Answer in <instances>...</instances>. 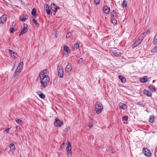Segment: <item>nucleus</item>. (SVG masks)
Segmentation results:
<instances>
[{
	"label": "nucleus",
	"instance_id": "obj_1",
	"mask_svg": "<svg viewBox=\"0 0 157 157\" xmlns=\"http://www.w3.org/2000/svg\"><path fill=\"white\" fill-rule=\"evenodd\" d=\"M40 79H41V80L40 81V83L41 84L40 86L41 88L42 89L45 88L49 84L50 81L49 77H43Z\"/></svg>",
	"mask_w": 157,
	"mask_h": 157
},
{
	"label": "nucleus",
	"instance_id": "obj_2",
	"mask_svg": "<svg viewBox=\"0 0 157 157\" xmlns=\"http://www.w3.org/2000/svg\"><path fill=\"white\" fill-rule=\"evenodd\" d=\"M103 109V106L99 101H97L95 105V111L97 114L100 113Z\"/></svg>",
	"mask_w": 157,
	"mask_h": 157
},
{
	"label": "nucleus",
	"instance_id": "obj_3",
	"mask_svg": "<svg viewBox=\"0 0 157 157\" xmlns=\"http://www.w3.org/2000/svg\"><path fill=\"white\" fill-rule=\"evenodd\" d=\"M49 71L48 70L45 69L43 70L42 71L39 75V77L40 78H46L48 77Z\"/></svg>",
	"mask_w": 157,
	"mask_h": 157
},
{
	"label": "nucleus",
	"instance_id": "obj_4",
	"mask_svg": "<svg viewBox=\"0 0 157 157\" xmlns=\"http://www.w3.org/2000/svg\"><path fill=\"white\" fill-rule=\"evenodd\" d=\"M58 75L59 78H63L64 74L63 68L59 66H58L57 68Z\"/></svg>",
	"mask_w": 157,
	"mask_h": 157
},
{
	"label": "nucleus",
	"instance_id": "obj_5",
	"mask_svg": "<svg viewBox=\"0 0 157 157\" xmlns=\"http://www.w3.org/2000/svg\"><path fill=\"white\" fill-rule=\"evenodd\" d=\"M143 152L144 154L147 156L149 157L151 156V151L147 148L144 147L143 148Z\"/></svg>",
	"mask_w": 157,
	"mask_h": 157
},
{
	"label": "nucleus",
	"instance_id": "obj_6",
	"mask_svg": "<svg viewBox=\"0 0 157 157\" xmlns=\"http://www.w3.org/2000/svg\"><path fill=\"white\" fill-rule=\"evenodd\" d=\"M23 26L24 28L22 29L20 32L19 34L20 36L25 34L28 31V26L26 24H24Z\"/></svg>",
	"mask_w": 157,
	"mask_h": 157
},
{
	"label": "nucleus",
	"instance_id": "obj_7",
	"mask_svg": "<svg viewBox=\"0 0 157 157\" xmlns=\"http://www.w3.org/2000/svg\"><path fill=\"white\" fill-rule=\"evenodd\" d=\"M63 122L60 120L57 119L55 121L54 124L56 127H60L63 124Z\"/></svg>",
	"mask_w": 157,
	"mask_h": 157
},
{
	"label": "nucleus",
	"instance_id": "obj_8",
	"mask_svg": "<svg viewBox=\"0 0 157 157\" xmlns=\"http://www.w3.org/2000/svg\"><path fill=\"white\" fill-rule=\"evenodd\" d=\"M103 10L105 14H108L109 13L110 9L107 6L105 5L104 6L103 8Z\"/></svg>",
	"mask_w": 157,
	"mask_h": 157
},
{
	"label": "nucleus",
	"instance_id": "obj_9",
	"mask_svg": "<svg viewBox=\"0 0 157 157\" xmlns=\"http://www.w3.org/2000/svg\"><path fill=\"white\" fill-rule=\"evenodd\" d=\"M9 53L11 54V56L13 59H15L17 57V55L14 52L10 49L8 50Z\"/></svg>",
	"mask_w": 157,
	"mask_h": 157
},
{
	"label": "nucleus",
	"instance_id": "obj_10",
	"mask_svg": "<svg viewBox=\"0 0 157 157\" xmlns=\"http://www.w3.org/2000/svg\"><path fill=\"white\" fill-rule=\"evenodd\" d=\"M72 69V66L71 64L69 63L67 64L65 68V70L67 72H71Z\"/></svg>",
	"mask_w": 157,
	"mask_h": 157
},
{
	"label": "nucleus",
	"instance_id": "obj_11",
	"mask_svg": "<svg viewBox=\"0 0 157 157\" xmlns=\"http://www.w3.org/2000/svg\"><path fill=\"white\" fill-rule=\"evenodd\" d=\"M6 14L3 15L0 18V23L3 24L6 20Z\"/></svg>",
	"mask_w": 157,
	"mask_h": 157
},
{
	"label": "nucleus",
	"instance_id": "obj_12",
	"mask_svg": "<svg viewBox=\"0 0 157 157\" xmlns=\"http://www.w3.org/2000/svg\"><path fill=\"white\" fill-rule=\"evenodd\" d=\"M142 41L138 39L136 42L133 44L132 47L133 48L136 47L139 45L142 42Z\"/></svg>",
	"mask_w": 157,
	"mask_h": 157
},
{
	"label": "nucleus",
	"instance_id": "obj_13",
	"mask_svg": "<svg viewBox=\"0 0 157 157\" xmlns=\"http://www.w3.org/2000/svg\"><path fill=\"white\" fill-rule=\"evenodd\" d=\"M21 69L17 67L15 72V75H14V78H17L18 75L21 72Z\"/></svg>",
	"mask_w": 157,
	"mask_h": 157
},
{
	"label": "nucleus",
	"instance_id": "obj_14",
	"mask_svg": "<svg viewBox=\"0 0 157 157\" xmlns=\"http://www.w3.org/2000/svg\"><path fill=\"white\" fill-rule=\"evenodd\" d=\"M119 106L120 107L121 109H122L123 110H125L127 108V105L125 104L120 103L119 104Z\"/></svg>",
	"mask_w": 157,
	"mask_h": 157
},
{
	"label": "nucleus",
	"instance_id": "obj_15",
	"mask_svg": "<svg viewBox=\"0 0 157 157\" xmlns=\"http://www.w3.org/2000/svg\"><path fill=\"white\" fill-rule=\"evenodd\" d=\"M51 9L53 11L56 12L57 11V9L56 5L53 3L51 5Z\"/></svg>",
	"mask_w": 157,
	"mask_h": 157
},
{
	"label": "nucleus",
	"instance_id": "obj_16",
	"mask_svg": "<svg viewBox=\"0 0 157 157\" xmlns=\"http://www.w3.org/2000/svg\"><path fill=\"white\" fill-rule=\"evenodd\" d=\"M143 93L145 95H147L148 97H151L152 95V93L150 92L149 91L147 90H144L143 91Z\"/></svg>",
	"mask_w": 157,
	"mask_h": 157
},
{
	"label": "nucleus",
	"instance_id": "obj_17",
	"mask_svg": "<svg viewBox=\"0 0 157 157\" xmlns=\"http://www.w3.org/2000/svg\"><path fill=\"white\" fill-rule=\"evenodd\" d=\"M66 149L67 151H71V146L70 141L68 142L67 146L66 147Z\"/></svg>",
	"mask_w": 157,
	"mask_h": 157
},
{
	"label": "nucleus",
	"instance_id": "obj_18",
	"mask_svg": "<svg viewBox=\"0 0 157 157\" xmlns=\"http://www.w3.org/2000/svg\"><path fill=\"white\" fill-rule=\"evenodd\" d=\"M63 50L67 54H70V50L68 47L66 45H65L63 47Z\"/></svg>",
	"mask_w": 157,
	"mask_h": 157
},
{
	"label": "nucleus",
	"instance_id": "obj_19",
	"mask_svg": "<svg viewBox=\"0 0 157 157\" xmlns=\"http://www.w3.org/2000/svg\"><path fill=\"white\" fill-rule=\"evenodd\" d=\"M119 78L121 80V82L122 83H124L126 82L125 78L121 75L119 76Z\"/></svg>",
	"mask_w": 157,
	"mask_h": 157
},
{
	"label": "nucleus",
	"instance_id": "obj_20",
	"mask_svg": "<svg viewBox=\"0 0 157 157\" xmlns=\"http://www.w3.org/2000/svg\"><path fill=\"white\" fill-rule=\"evenodd\" d=\"M79 46V43H76L74 44L72 47V48L74 50H76Z\"/></svg>",
	"mask_w": 157,
	"mask_h": 157
},
{
	"label": "nucleus",
	"instance_id": "obj_21",
	"mask_svg": "<svg viewBox=\"0 0 157 157\" xmlns=\"http://www.w3.org/2000/svg\"><path fill=\"white\" fill-rule=\"evenodd\" d=\"M28 18V16L26 15H24L23 16H21L20 17V20L21 21H25Z\"/></svg>",
	"mask_w": 157,
	"mask_h": 157
},
{
	"label": "nucleus",
	"instance_id": "obj_22",
	"mask_svg": "<svg viewBox=\"0 0 157 157\" xmlns=\"http://www.w3.org/2000/svg\"><path fill=\"white\" fill-rule=\"evenodd\" d=\"M148 80V78L147 77L145 76L143 78L140 79V81L143 83H145L147 82Z\"/></svg>",
	"mask_w": 157,
	"mask_h": 157
},
{
	"label": "nucleus",
	"instance_id": "obj_23",
	"mask_svg": "<svg viewBox=\"0 0 157 157\" xmlns=\"http://www.w3.org/2000/svg\"><path fill=\"white\" fill-rule=\"evenodd\" d=\"M10 147L11 151H14L15 150V146L13 144H11L10 145Z\"/></svg>",
	"mask_w": 157,
	"mask_h": 157
},
{
	"label": "nucleus",
	"instance_id": "obj_24",
	"mask_svg": "<svg viewBox=\"0 0 157 157\" xmlns=\"http://www.w3.org/2000/svg\"><path fill=\"white\" fill-rule=\"evenodd\" d=\"M113 55L116 56H118L121 55V53L120 52H117L115 51H114L113 52Z\"/></svg>",
	"mask_w": 157,
	"mask_h": 157
},
{
	"label": "nucleus",
	"instance_id": "obj_25",
	"mask_svg": "<svg viewBox=\"0 0 157 157\" xmlns=\"http://www.w3.org/2000/svg\"><path fill=\"white\" fill-rule=\"evenodd\" d=\"M148 88L149 90L153 92H155L156 91V89L154 86H149Z\"/></svg>",
	"mask_w": 157,
	"mask_h": 157
},
{
	"label": "nucleus",
	"instance_id": "obj_26",
	"mask_svg": "<svg viewBox=\"0 0 157 157\" xmlns=\"http://www.w3.org/2000/svg\"><path fill=\"white\" fill-rule=\"evenodd\" d=\"M145 36L146 35L145 34V33H144L140 35L138 39L142 41Z\"/></svg>",
	"mask_w": 157,
	"mask_h": 157
},
{
	"label": "nucleus",
	"instance_id": "obj_27",
	"mask_svg": "<svg viewBox=\"0 0 157 157\" xmlns=\"http://www.w3.org/2000/svg\"><path fill=\"white\" fill-rule=\"evenodd\" d=\"M23 65V62H20L17 67L19 68L20 69H21V70Z\"/></svg>",
	"mask_w": 157,
	"mask_h": 157
},
{
	"label": "nucleus",
	"instance_id": "obj_28",
	"mask_svg": "<svg viewBox=\"0 0 157 157\" xmlns=\"http://www.w3.org/2000/svg\"><path fill=\"white\" fill-rule=\"evenodd\" d=\"M149 121L150 123H153L154 121V117L152 116H151L149 118Z\"/></svg>",
	"mask_w": 157,
	"mask_h": 157
},
{
	"label": "nucleus",
	"instance_id": "obj_29",
	"mask_svg": "<svg viewBox=\"0 0 157 157\" xmlns=\"http://www.w3.org/2000/svg\"><path fill=\"white\" fill-rule=\"evenodd\" d=\"M39 95L40 98L43 99H44L45 97V95L42 93H40L39 94Z\"/></svg>",
	"mask_w": 157,
	"mask_h": 157
},
{
	"label": "nucleus",
	"instance_id": "obj_30",
	"mask_svg": "<svg viewBox=\"0 0 157 157\" xmlns=\"http://www.w3.org/2000/svg\"><path fill=\"white\" fill-rule=\"evenodd\" d=\"M33 21L35 25L37 27H39V26H40L39 24L36 21V20L35 19H33Z\"/></svg>",
	"mask_w": 157,
	"mask_h": 157
},
{
	"label": "nucleus",
	"instance_id": "obj_31",
	"mask_svg": "<svg viewBox=\"0 0 157 157\" xmlns=\"http://www.w3.org/2000/svg\"><path fill=\"white\" fill-rule=\"evenodd\" d=\"M137 105L139 106L144 107H145L146 106H145L146 105L145 104H143L140 102H138L137 104Z\"/></svg>",
	"mask_w": 157,
	"mask_h": 157
},
{
	"label": "nucleus",
	"instance_id": "obj_32",
	"mask_svg": "<svg viewBox=\"0 0 157 157\" xmlns=\"http://www.w3.org/2000/svg\"><path fill=\"white\" fill-rule=\"evenodd\" d=\"M127 6V2L126 0H124L123 2L122 6L123 8H125Z\"/></svg>",
	"mask_w": 157,
	"mask_h": 157
},
{
	"label": "nucleus",
	"instance_id": "obj_33",
	"mask_svg": "<svg viewBox=\"0 0 157 157\" xmlns=\"http://www.w3.org/2000/svg\"><path fill=\"white\" fill-rule=\"evenodd\" d=\"M15 121L17 123L19 124H21L22 123V121L21 120L16 119H15Z\"/></svg>",
	"mask_w": 157,
	"mask_h": 157
},
{
	"label": "nucleus",
	"instance_id": "obj_34",
	"mask_svg": "<svg viewBox=\"0 0 157 157\" xmlns=\"http://www.w3.org/2000/svg\"><path fill=\"white\" fill-rule=\"evenodd\" d=\"M36 11L35 9L33 8L31 12V14L32 15H33V16L35 17L36 16Z\"/></svg>",
	"mask_w": 157,
	"mask_h": 157
},
{
	"label": "nucleus",
	"instance_id": "obj_35",
	"mask_svg": "<svg viewBox=\"0 0 157 157\" xmlns=\"http://www.w3.org/2000/svg\"><path fill=\"white\" fill-rule=\"evenodd\" d=\"M153 43L155 44L157 43V33L156 34L154 38Z\"/></svg>",
	"mask_w": 157,
	"mask_h": 157
},
{
	"label": "nucleus",
	"instance_id": "obj_36",
	"mask_svg": "<svg viewBox=\"0 0 157 157\" xmlns=\"http://www.w3.org/2000/svg\"><path fill=\"white\" fill-rule=\"evenodd\" d=\"M100 0H94V2L96 5H98L100 3Z\"/></svg>",
	"mask_w": 157,
	"mask_h": 157
},
{
	"label": "nucleus",
	"instance_id": "obj_37",
	"mask_svg": "<svg viewBox=\"0 0 157 157\" xmlns=\"http://www.w3.org/2000/svg\"><path fill=\"white\" fill-rule=\"evenodd\" d=\"M71 33H67L66 36V38H69L71 37Z\"/></svg>",
	"mask_w": 157,
	"mask_h": 157
},
{
	"label": "nucleus",
	"instance_id": "obj_38",
	"mask_svg": "<svg viewBox=\"0 0 157 157\" xmlns=\"http://www.w3.org/2000/svg\"><path fill=\"white\" fill-rule=\"evenodd\" d=\"M47 13L48 15H49L50 14L51 10L49 9H47L46 10Z\"/></svg>",
	"mask_w": 157,
	"mask_h": 157
},
{
	"label": "nucleus",
	"instance_id": "obj_39",
	"mask_svg": "<svg viewBox=\"0 0 157 157\" xmlns=\"http://www.w3.org/2000/svg\"><path fill=\"white\" fill-rule=\"evenodd\" d=\"M157 51V45L154 47L151 50L152 52H155Z\"/></svg>",
	"mask_w": 157,
	"mask_h": 157
},
{
	"label": "nucleus",
	"instance_id": "obj_40",
	"mask_svg": "<svg viewBox=\"0 0 157 157\" xmlns=\"http://www.w3.org/2000/svg\"><path fill=\"white\" fill-rule=\"evenodd\" d=\"M10 128H7L6 129H5L3 131V132L4 133H8L10 131Z\"/></svg>",
	"mask_w": 157,
	"mask_h": 157
},
{
	"label": "nucleus",
	"instance_id": "obj_41",
	"mask_svg": "<svg viewBox=\"0 0 157 157\" xmlns=\"http://www.w3.org/2000/svg\"><path fill=\"white\" fill-rule=\"evenodd\" d=\"M128 118V117L127 116H123L122 117V120L124 121H127Z\"/></svg>",
	"mask_w": 157,
	"mask_h": 157
},
{
	"label": "nucleus",
	"instance_id": "obj_42",
	"mask_svg": "<svg viewBox=\"0 0 157 157\" xmlns=\"http://www.w3.org/2000/svg\"><path fill=\"white\" fill-rule=\"evenodd\" d=\"M83 61V59L82 58H80L78 60V63L80 64L82 63Z\"/></svg>",
	"mask_w": 157,
	"mask_h": 157
},
{
	"label": "nucleus",
	"instance_id": "obj_43",
	"mask_svg": "<svg viewBox=\"0 0 157 157\" xmlns=\"http://www.w3.org/2000/svg\"><path fill=\"white\" fill-rule=\"evenodd\" d=\"M88 126L90 128H91L93 126V123L92 122H90L88 124Z\"/></svg>",
	"mask_w": 157,
	"mask_h": 157
},
{
	"label": "nucleus",
	"instance_id": "obj_44",
	"mask_svg": "<svg viewBox=\"0 0 157 157\" xmlns=\"http://www.w3.org/2000/svg\"><path fill=\"white\" fill-rule=\"evenodd\" d=\"M68 153V157H71V151H67Z\"/></svg>",
	"mask_w": 157,
	"mask_h": 157
},
{
	"label": "nucleus",
	"instance_id": "obj_45",
	"mask_svg": "<svg viewBox=\"0 0 157 157\" xmlns=\"http://www.w3.org/2000/svg\"><path fill=\"white\" fill-rule=\"evenodd\" d=\"M44 8H45V10L47 9H49V7L48 6V5L47 4H45L44 5Z\"/></svg>",
	"mask_w": 157,
	"mask_h": 157
},
{
	"label": "nucleus",
	"instance_id": "obj_46",
	"mask_svg": "<svg viewBox=\"0 0 157 157\" xmlns=\"http://www.w3.org/2000/svg\"><path fill=\"white\" fill-rule=\"evenodd\" d=\"M11 33H12L14 30V29L13 27H11L10 29Z\"/></svg>",
	"mask_w": 157,
	"mask_h": 157
},
{
	"label": "nucleus",
	"instance_id": "obj_47",
	"mask_svg": "<svg viewBox=\"0 0 157 157\" xmlns=\"http://www.w3.org/2000/svg\"><path fill=\"white\" fill-rule=\"evenodd\" d=\"M117 21L116 20H114L112 21V22L113 24H116L117 23Z\"/></svg>",
	"mask_w": 157,
	"mask_h": 157
},
{
	"label": "nucleus",
	"instance_id": "obj_48",
	"mask_svg": "<svg viewBox=\"0 0 157 157\" xmlns=\"http://www.w3.org/2000/svg\"><path fill=\"white\" fill-rule=\"evenodd\" d=\"M112 12L113 13L115 14V15H116V14H117V12L115 10H113L112 11Z\"/></svg>",
	"mask_w": 157,
	"mask_h": 157
},
{
	"label": "nucleus",
	"instance_id": "obj_49",
	"mask_svg": "<svg viewBox=\"0 0 157 157\" xmlns=\"http://www.w3.org/2000/svg\"><path fill=\"white\" fill-rule=\"evenodd\" d=\"M2 151L0 150V154H2Z\"/></svg>",
	"mask_w": 157,
	"mask_h": 157
},
{
	"label": "nucleus",
	"instance_id": "obj_50",
	"mask_svg": "<svg viewBox=\"0 0 157 157\" xmlns=\"http://www.w3.org/2000/svg\"><path fill=\"white\" fill-rule=\"evenodd\" d=\"M55 36L56 37H57V35H56V34H55Z\"/></svg>",
	"mask_w": 157,
	"mask_h": 157
},
{
	"label": "nucleus",
	"instance_id": "obj_51",
	"mask_svg": "<svg viewBox=\"0 0 157 157\" xmlns=\"http://www.w3.org/2000/svg\"><path fill=\"white\" fill-rule=\"evenodd\" d=\"M155 80H154L152 81V82L154 83L155 82Z\"/></svg>",
	"mask_w": 157,
	"mask_h": 157
},
{
	"label": "nucleus",
	"instance_id": "obj_52",
	"mask_svg": "<svg viewBox=\"0 0 157 157\" xmlns=\"http://www.w3.org/2000/svg\"><path fill=\"white\" fill-rule=\"evenodd\" d=\"M64 144H65V143H64V142L63 143H62V145H64Z\"/></svg>",
	"mask_w": 157,
	"mask_h": 157
},
{
	"label": "nucleus",
	"instance_id": "obj_53",
	"mask_svg": "<svg viewBox=\"0 0 157 157\" xmlns=\"http://www.w3.org/2000/svg\"><path fill=\"white\" fill-rule=\"evenodd\" d=\"M13 68H14V67H13V68H12V69H13Z\"/></svg>",
	"mask_w": 157,
	"mask_h": 157
},
{
	"label": "nucleus",
	"instance_id": "obj_54",
	"mask_svg": "<svg viewBox=\"0 0 157 157\" xmlns=\"http://www.w3.org/2000/svg\"><path fill=\"white\" fill-rule=\"evenodd\" d=\"M13 68H14V67H13V68H12V69H13Z\"/></svg>",
	"mask_w": 157,
	"mask_h": 157
},
{
	"label": "nucleus",
	"instance_id": "obj_55",
	"mask_svg": "<svg viewBox=\"0 0 157 157\" xmlns=\"http://www.w3.org/2000/svg\"><path fill=\"white\" fill-rule=\"evenodd\" d=\"M13 68H14V67H13V68H12V69H13Z\"/></svg>",
	"mask_w": 157,
	"mask_h": 157
}]
</instances>
